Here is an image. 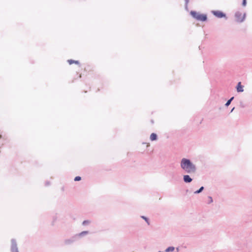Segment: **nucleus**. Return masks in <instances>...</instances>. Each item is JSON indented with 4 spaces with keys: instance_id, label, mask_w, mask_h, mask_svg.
I'll list each match as a JSON object with an SVG mask.
<instances>
[{
    "instance_id": "obj_2",
    "label": "nucleus",
    "mask_w": 252,
    "mask_h": 252,
    "mask_svg": "<svg viewBox=\"0 0 252 252\" xmlns=\"http://www.w3.org/2000/svg\"><path fill=\"white\" fill-rule=\"evenodd\" d=\"M191 16L198 21H205L207 20V16L205 14H200L196 11L190 12Z\"/></svg>"
},
{
    "instance_id": "obj_3",
    "label": "nucleus",
    "mask_w": 252,
    "mask_h": 252,
    "mask_svg": "<svg viewBox=\"0 0 252 252\" xmlns=\"http://www.w3.org/2000/svg\"><path fill=\"white\" fill-rule=\"evenodd\" d=\"M212 12L214 15L218 18H222L225 16L224 13L220 11H214Z\"/></svg>"
},
{
    "instance_id": "obj_11",
    "label": "nucleus",
    "mask_w": 252,
    "mask_h": 252,
    "mask_svg": "<svg viewBox=\"0 0 252 252\" xmlns=\"http://www.w3.org/2000/svg\"><path fill=\"white\" fill-rule=\"evenodd\" d=\"M81 178L80 176H77L74 179V181H80L81 180Z\"/></svg>"
},
{
    "instance_id": "obj_10",
    "label": "nucleus",
    "mask_w": 252,
    "mask_h": 252,
    "mask_svg": "<svg viewBox=\"0 0 252 252\" xmlns=\"http://www.w3.org/2000/svg\"><path fill=\"white\" fill-rule=\"evenodd\" d=\"M203 189H204V188H203V187H201V188H200V189H199V190L195 191L194 192V193H200V192H201V191L203 190Z\"/></svg>"
},
{
    "instance_id": "obj_6",
    "label": "nucleus",
    "mask_w": 252,
    "mask_h": 252,
    "mask_svg": "<svg viewBox=\"0 0 252 252\" xmlns=\"http://www.w3.org/2000/svg\"><path fill=\"white\" fill-rule=\"evenodd\" d=\"M183 178L185 182L190 183L192 181V179L189 175H184Z\"/></svg>"
},
{
    "instance_id": "obj_9",
    "label": "nucleus",
    "mask_w": 252,
    "mask_h": 252,
    "mask_svg": "<svg viewBox=\"0 0 252 252\" xmlns=\"http://www.w3.org/2000/svg\"><path fill=\"white\" fill-rule=\"evenodd\" d=\"M233 97H231L229 100H228L227 102L225 104V105L226 106H228L230 103H231V101H232V100L233 99Z\"/></svg>"
},
{
    "instance_id": "obj_14",
    "label": "nucleus",
    "mask_w": 252,
    "mask_h": 252,
    "mask_svg": "<svg viewBox=\"0 0 252 252\" xmlns=\"http://www.w3.org/2000/svg\"><path fill=\"white\" fill-rule=\"evenodd\" d=\"M89 223V221H88V220H85V221H83V224L84 225H85V224Z\"/></svg>"
},
{
    "instance_id": "obj_7",
    "label": "nucleus",
    "mask_w": 252,
    "mask_h": 252,
    "mask_svg": "<svg viewBox=\"0 0 252 252\" xmlns=\"http://www.w3.org/2000/svg\"><path fill=\"white\" fill-rule=\"evenodd\" d=\"M157 138V136L156 133H153L150 135V139L152 141L156 140Z\"/></svg>"
},
{
    "instance_id": "obj_8",
    "label": "nucleus",
    "mask_w": 252,
    "mask_h": 252,
    "mask_svg": "<svg viewBox=\"0 0 252 252\" xmlns=\"http://www.w3.org/2000/svg\"><path fill=\"white\" fill-rule=\"evenodd\" d=\"M67 62L69 63V64H72V63L78 64L79 63V62L78 61H74L73 60H68L67 61Z\"/></svg>"
},
{
    "instance_id": "obj_4",
    "label": "nucleus",
    "mask_w": 252,
    "mask_h": 252,
    "mask_svg": "<svg viewBox=\"0 0 252 252\" xmlns=\"http://www.w3.org/2000/svg\"><path fill=\"white\" fill-rule=\"evenodd\" d=\"M235 16L236 17L237 21L239 22L242 21L244 18V15H242L241 13H236Z\"/></svg>"
},
{
    "instance_id": "obj_16",
    "label": "nucleus",
    "mask_w": 252,
    "mask_h": 252,
    "mask_svg": "<svg viewBox=\"0 0 252 252\" xmlns=\"http://www.w3.org/2000/svg\"><path fill=\"white\" fill-rule=\"evenodd\" d=\"M88 233V232L87 231H83L82 232H81V233H80V235H81L82 234H87Z\"/></svg>"
},
{
    "instance_id": "obj_15",
    "label": "nucleus",
    "mask_w": 252,
    "mask_h": 252,
    "mask_svg": "<svg viewBox=\"0 0 252 252\" xmlns=\"http://www.w3.org/2000/svg\"><path fill=\"white\" fill-rule=\"evenodd\" d=\"M246 0H243V6H246Z\"/></svg>"
},
{
    "instance_id": "obj_17",
    "label": "nucleus",
    "mask_w": 252,
    "mask_h": 252,
    "mask_svg": "<svg viewBox=\"0 0 252 252\" xmlns=\"http://www.w3.org/2000/svg\"><path fill=\"white\" fill-rule=\"evenodd\" d=\"M81 77H82V76H81V74H80V75H79V78H81Z\"/></svg>"
},
{
    "instance_id": "obj_12",
    "label": "nucleus",
    "mask_w": 252,
    "mask_h": 252,
    "mask_svg": "<svg viewBox=\"0 0 252 252\" xmlns=\"http://www.w3.org/2000/svg\"><path fill=\"white\" fill-rule=\"evenodd\" d=\"M142 218L144 220H145L147 222L148 224H150V223H149V220H148V219L147 218H146V217H144V216H142Z\"/></svg>"
},
{
    "instance_id": "obj_13",
    "label": "nucleus",
    "mask_w": 252,
    "mask_h": 252,
    "mask_svg": "<svg viewBox=\"0 0 252 252\" xmlns=\"http://www.w3.org/2000/svg\"><path fill=\"white\" fill-rule=\"evenodd\" d=\"M213 202V199H212V198L210 196H209L208 197V203H211Z\"/></svg>"
},
{
    "instance_id": "obj_5",
    "label": "nucleus",
    "mask_w": 252,
    "mask_h": 252,
    "mask_svg": "<svg viewBox=\"0 0 252 252\" xmlns=\"http://www.w3.org/2000/svg\"><path fill=\"white\" fill-rule=\"evenodd\" d=\"M237 91L238 92H243L244 91L243 86H242L241 82H239L237 85Z\"/></svg>"
},
{
    "instance_id": "obj_1",
    "label": "nucleus",
    "mask_w": 252,
    "mask_h": 252,
    "mask_svg": "<svg viewBox=\"0 0 252 252\" xmlns=\"http://www.w3.org/2000/svg\"><path fill=\"white\" fill-rule=\"evenodd\" d=\"M181 167L188 173H193L195 171V166L189 159L183 158L181 162Z\"/></svg>"
}]
</instances>
